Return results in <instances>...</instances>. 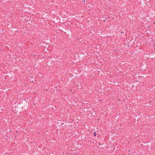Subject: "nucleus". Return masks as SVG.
Masks as SVG:
<instances>
[{
  "label": "nucleus",
  "mask_w": 155,
  "mask_h": 155,
  "mask_svg": "<svg viewBox=\"0 0 155 155\" xmlns=\"http://www.w3.org/2000/svg\"><path fill=\"white\" fill-rule=\"evenodd\" d=\"M94 136H96V132H94Z\"/></svg>",
  "instance_id": "f257e3e1"
},
{
  "label": "nucleus",
  "mask_w": 155,
  "mask_h": 155,
  "mask_svg": "<svg viewBox=\"0 0 155 155\" xmlns=\"http://www.w3.org/2000/svg\"><path fill=\"white\" fill-rule=\"evenodd\" d=\"M154 45L155 46V43L154 44Z\"/></svg>",
  "instance_id": "f03ea898"
}]
</instances>
